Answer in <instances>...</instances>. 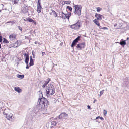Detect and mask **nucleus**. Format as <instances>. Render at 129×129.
Masks as SVG:
<instances>
[{
	"mask_svg": "<svg viewBox=\"0 0 129 129\" xmlns=\"http://www.w3.org/2000/svg\"><path fill=\"white\" fill-rule=\"evenodd\" d=\"M28 11V7L27 6L23 4L22 5L21 12L24 13H27Z\"/></svg>",
	"mask_w": 129,
	"mask_h": 129,
	"instance_id": "423d86ee",
	"label": "nucleus"
},
{
	"mask_svg": "<svg viewBox=\"0 0 129 129\" xmlns=\"http://www.w3.org/2000/svg\"><path fill=\"white\" fill-rule=\"evenodd\" d=\"M18 28L21 31L22 30V28L20 26H18Z\"/></svg>",
	"mask_w": 129,
	"mask_h": 129,
	"instance_id": "58836bf2",
	"label": "nucleus"
},
{
	"mask_svg": "<svg viewBox=\"0 0 129 129\" xmlns=\"http://www.w3.org/2000/svg\"><path fill=\"white\" fill-rule=\"evenodd\" d=\"M30 66H32L33 64V60L32 59L31 56L30 57Z\"/></svg>",
	"mask_w": 129,
	"mask_h": 129,
	"instance_id": "5701e85b",
	"label": "nucleus"
},
{
	"mask_svg": "<svg viewBox=\"0 0 129 129\" xmlns=\"http://www.w3.org/2000/svg\"><path fill=\"white\" fill-rule=\"evenodd\" d=\"M50 80L49 78H48L47 80L44 83L45 84V85H46L49 82Z\"/></svg>",
	"mask_w": 129,
	"mask_h": 129,
	"instance_id": "b1692460",
	"label": "nucleus"
},
{
	"mask_svg": "<svg viewBox=\"0 0 129 129\" xmlns=\"http://www.w3.org/2000/svg\"><path fill=\"white\" fill-rule=\"evenodd\" d=\"M87 107H88V109H90V108H91L90 107V106H89L88 105L87 106Z\"/></svg>",
	"mask_w": 129,
	"mask_h": 129,
	"instance_id": "79ce46f5",
	"label": "nucleus"
},
{
	"mask_svg": "<svg viewBox=\"0 0 129 129\" xmlns=\"http://www.w3.org/2000/svg\"><path fill=\"white\" fill-rule=\"evenodd\" d=\"M2 108V107H0V108Z\"/></svg>",
	"mask_w": 129,
	"mask_h": 129,
	"instance_id": "603ef678",
	"label": "nucleus"
},
{
	"mask_svg": "<svg viewBox=\"0 0 129 129\" xmlns=\"http://www.w3.org/2000/svg\"><path fill=\"white\" fill-rule=\"evenodd\" d=\"M3 114L4 115V116L9 120H11L13 118V114L11 113H8L7 114L5 112H3Z\"/></svg>",
	"mask_w": 129,
	"mask_h": 129,
	"instance_id": "39448f33",
	"label": "nucleus"
},
{
	"mask_svg": "<svg viewBox=\"0 0 129 129\" xmlns=\"http://www.w3.org/2000/svg\"><path fill=\"white\" fill-rule=\"evenodd\" d=\"M127 40H129V38H127Z\"/></svg>",
	"mask_w": 129,
	"mask_h": 129,
	"instance_id": "3c124183",
	"label": "nucleus"
},
{
	"mask_svg": "<svg viewBox=\"0 0 129 129\" xmlns=\"http://www.w3.org/2000/svg\"><path fill=\"white\" fill-rule=\"evenodd\" d=\"M71 3V2L70 1H63L62 2V4H70Z\"/></svg>",
	"mask_w": 129,
	"mask_h": 129,
	"instance_id": "412c9836",
	"label": "nucleus"
},
{
	"mask_svg": "<svg viewBox=\"0 0 129 129\" xmlns=\"http://www.w3.org/2000/svg\"><path fill=\"white\" fill-rule=\"evenodd\" d=\"M75 10L74 13L75 14L80 15L81 14L82 6L80 5H74Z\"/></svg>",
	"mask_w": 129,
	"mask_h": 129,
	"instance_id": "7ed1b4c3",
	"label": "nucleus"
},
{
	"mask_svg": "<svg viewBox=\"0 0 129 129\" xmlns=\"http://www.w3.org/2000/svg\"><path fill=\"white\" fill-rule=\"evenodd\" d=\"M80 38V37L78 36L73 41L71 46V47L73 49L74 46L78 42L79 39Z\"/></svg>",
	"mask_w": 129,
	"mask_h": 129,
	"instance_id": "9d476101",
	"label": "nucleus"
},
{
	"mask_svg": "<svg viewBox=\"0 0 129 129\" xmlns=\"http://www.w3.org/2000/svg\"><path fill=\"white\" fill-rule=\"evenodd\" d=\"M117 25V24L116 23L114 25V26L115 27H116Z\"/></svg>",
	"mask_w": 129,
	"mask_h": 129,
	"instance_id": "a18cd8bd",
	"label": "nucleus"
},
{
	"mask_svg": "<svg viewBox=\"0 0 129 129\" xmlns=\"http://www.w3.org/2000/svg\"><path fill=\"white\" fill-rule=\"evenodd\" d=\"M16 46V47H17V45Z\"/></svg>",
	"mask_w": 129,
	"mask_h": 129,
	"instance_id": "4d7b16f0",
	"label": "nucleus"
},
{
	"mask_svg": "<svg viewBox=\"0 0 129 129\" xmlns=\"http://www.w3.org/2000/svg\"><path fill=\"white\" fill-rule=\"evenodd\" d=\"M46 126L48 129L51 128L53 127L50 122L47 123Z\"/></svg>",
	"mask_w": 129,
	"mask_h": 129,
	"instance_id": "2eb2a0df",
	"label": "nucleus"
},
{
	"mask_svg": "<svg viewBox=\"0 0 129 129\" xmlns=\"http://www.w3.org/2000/svg\"><path fill=\"white\" fill-rule=\"evenodd\" d=\"M2 37L0 36V42H1L2 40Z\"/></svg>",
	"mask_w": 129,
	"mask_h": 129,
	"instance_id": "ea45409f",
	"label": "nucleus"
},
{
	"mask_svg": "<svg viewBox=\"0 0 129 129\" xmlns=\"http://www.w3.org/2000/svg\"><path fill=\"white\" fill-rule=\"evenodd\" d=\"M26 20H27L29 22H31L32 21H33V20L29 18H26Z\"/></svg>",
	"mask_w": 129,
	"mask_h": 129,
	"instance_id": "cd10ccee",
	"label": "nucleus"
},
{
	"mask_svg": "<svg viewBox=\"0 0 129 129\" xmlns=\"http://www.w3.org/2000/svg\"><path fill=\"white\" fill-rule=\"evenodd\" d=\"M122 22L121 23H122V24L119 27L118 26L116 28V29H118L121 28V27L123 29H125V28H127L128 25L127 23L124 22L122 21Z\"/></svg>",
	"mask_w": 129,
	"mask_h": 129,
	"instance_id": "0eeeda50",
	"label": "nucleus"
},
{
	"mask_svg": "<svg viewBox=\"0 0 129 129\" xmlns=\"http://www.w3.org/2000/svg\"><path fill=\"white\" fill-rule=\"evenodd\" d=\"M128 28H129V26L128 27Z\"/></svg>",
	"mask_w": 129,
	"mask_h": 129,
	"instance_id": "bf43d9fd",
	"label": "nucleus"
},
{
	"mask_svg": "<svg viewBox=\"0 0 129 129\" xmlns=\"http://www.w3.org/2000/svg\"><path fill=\"white\" fill-rule=\"evenodd\" d=\"M25 57V62L27 64L29 60V57L28 54L26 53L24 55Z\"/></svg>",
	"mask_w": 129,
	"mask_h": 129,
	"instance_id": "4468645a",
	"label": "nucleus"
},
{
	"mask_svg": "<svg viewBox=\"0 0 129 129\" xmlns=\"http://www.w3.org/2000/svg\"><path fill=\"white\" fill-rule=\"evenodd\" d=\"M99 118L101 120H104V119L102 117H100V116H98V117H97L96 118V119H98Z\"/></svg>",
	"mask_w": 129,
	"mask_h": 129,
	"instance_id": "2f4dec72",
	"label": "nucleus"
},
{
	"mask_svg": "<svg viewBox=\"0 0 129 129\" xmlns=\"http://www.w3.org/2000/svg\"><path fill=\"white\" fill-rule=\"evenodd\" d=\"M24 20L25 21H27V20H26V19H24Z\"/></svg>",
	"mask_w": 129,
	"mask_h": 129,
	"instance_id": "de8ad7c7",
	"label": "nucleus"
},
{
	"mask_svg": "<svg viewBox=\"0 0 129 129\" xmlns=\"http://www.w3.org/2000/svg\"><path fill=\"white\" fill-rule=\"evenodd\" d=\"M81 26V23L78 22L76 24L70 26V27L75 30H77L79 29Z\"/></svg>",
	"mask_w": 129,
	"mask_h": 129,
	"instance_id": "20e7f679",
	"label": "nucleus"
},
{
	"mask_svg": "<svg viewBox=\"0 0 129 129\" xmlns=\"http://www.w3.org/2000/svg\"><path fill=\"white\" fill-rule=\"evenodd\" d=\"M54 15L55 17H56L57 16V14L56 13L55 11L53 12Z\"/></svg>",
	"mask_w": 129,
	"mask_h": 129,
	"instance_id": "72a5a7b5",
	"label": "nucleus"
},
{
	"mask_svg": "<svg viewBox=\"0 0 129 129\" xmlns=\"http://www.w3.org/2000/svg\"><path fill=\"white\" fill-rule=\"evenodd\" d=\"M2 104V103H0V105Z\"/></svg>",
	"mask_w": 129,
	"mask_h": 129,
	"instance_id": "864d4df0",
	"label": "nucleus"
},
{
	"mask_svg": "<svg viewBox=\"0 0 129 129\" xmlns=\"http://www.w3.org/2000/svg\"><path fill=\"white\" fill-rule=\"evenodd\" d=\"M18 43V41H17V42H16V43L15 44V45L17 44Z\"/></svg>",
	"mask_w": 129,
	"mask_h": 129,
	"instance_id": "09e8293b",
	"label": "nucleus"
},
{
	"mask_svg": "<svg viewBox=\"0 0 129 129\" xmlns=\"http://www.w3.org/2000/svg\"><path fill=\"white\" fill-rule=\"evenodd\" d=\"M99 27V29H102V27H101V26H98Z\"/></svg>",
	"mask_w": 129,
	"mask_h": 129,
	"instance_id": "49530a36",
	"label": "nucleus"
},
{
	"mask_svg": "<svg viewBox=\"0 0 129 129\" xmlns=\"http://www.w3.org/2000/svg\"><path fill=\"white\" fill-rule=\"evenodd\" d=\"M37 11L39 13H40L41 12V10L42 9L41 6H37Z\"/></svg>",
	"mask_w": 129,
	"mask_h": 129,
	"instance_id": "a211bd4d",
	"label": "nucleus"
},
{
	"mask_svg": "<svg viewBox=\"0 0 129 129\" xmlns=\"http://www.w3.org/2000/svg\"><path fill=\"white\" fill-rule=\"evenodd\" d=\"M16 76L17 77L19 78L23 79L24 77V75L17 74Z\"/></svg>",
	"mask_w": 129,
	"mask_h": 129,
	"instance_id": "aec40b11",
	"label": "nucleus"
},
{
	"mask_svg": "<svg viewBox=\"0 0 129 129\" xmlns=\"http://www.w3.org/2000/svg\"><path fill=\"white\" fill-rule=\"evenodd\" d=\"M96 101V100H95H95H94V102H93V103H95V101Z\"/></svg>",
	"mask_w": 129,
	"mask_h": 129,
	"instance_id": "8fccbe9b",
	"label": "nucleus"
},
{
	"mask_svg": "<svg viewBox=\"0 0 129 129\" xmlns=\"http://www.w3.org/2000/svg\"><path fill=\"white\" fill-rule=\"evenodd\" d=\"M103 114L105 116H106L107 114V111L105 110H103Z\"/></svg>",
	"mask_w": 129,
	"mask_h": 129,
	"instance_id": "f704fd0d",
	"label": "nucleus"
},
{
	"mask_svg": "<svg viewBox=\"0 0 129 129\" xmlns=\"http://www.w3.org/2000/svg\"><path fill=\"white\" fill-rule=\"evenodd\" d=\"M59 118L62 119H67L68 118V115L65 113H62L59 116Z\"/></svg>",
	"mask_w": 129,
	"mask_h": 129,
	"instance_id": "1a4fd4ad",
	"label": "nucleus"
},
{
	"mask_svg": "<svg viewBox=\"0 0 129 129\" xmlns=\"http://www.w3.org/2000/svg\"><path fill=\"white\" fill-rule=\"evenodd\" d=\"M96 11L98 12H99L102 10V9L100 7H98L96 8Z\"/></svg>",
	"mask_w": 129,
	"mask_h": 129,
	"instance_id": "a878e982",
	"label": "nucleus"
},
{
	"mask_svg": "<svg viewBox=\"0 0 129 129\" xmlns=\"http://www.w3.org/2000/svg\"><path fill=\"white\" fill-rule=\"evenodd\" d=\"M14 2V4L17 3L19 1V0H9Z\"/></svg>",
	"mask_w": 129,
	"mask_h": 129,
	"instance_id": "393cba45",
	"label": "nucleus"
},
{
	"mask_svg": "<svg viewBox=\"0 0 129 129\" xmlns=\"http://www.w3.org/2000/svg\"><path fill=\"white\" fill-rule=\"evenodd\" d=\"M8 23H11L12 25L15 23V21H11L8 22Z\"/></svg>",
	"mask_w": 129,
	"mask_h": 129,
	"instance_id": "c9c22d12",
	"label": "nucleus"
},
{
	"mask_svg": "<svg viewBox=\"0 0 129 129\" xmlns=\"http://www.w3.org/2000/svg\"><path fill=\"white\" fill-rule=\"evenodd\" d=\"M40 0H38V3H37V6H41L40 4Z\"/></svg>",
	"mask_w": 129,
	"mask_h": 129,
	"instance_id": "473e14b6",
	"label": "nucleus"
},
{
	"mask_svg": "<svg viewBox=\"0 0 129 129\" xmlns=\"http://www.w3.org/2000/svg\"><path fill=\"white\" fill-rule=\"evenodd\" d=\"M3 42L6 43H9L8 41L5 38L3 39Z\"/></svg>",
	"mask_w": 129,
	"mask_h": 129,
	"instance_id": "bb28decb",
	"label": "nucleus"
},
{
	"mask_svg": "<svg viewBox=\"0 0 129 129\" xmlns=\"http://www.w3.org/2000/svg\"><path fill=\"white\" fill-rule=\"evenodd\" d=\"M46 85H45V84H43V85L42 86V87L43 88H44Z\"/></svg>",
	"mask_w": 129,
	"mask_h": 129,
	"instance_id": "a19ab883",
	"label": "nucleus"
},
{
	"mask_svg": "<svg viewBox=\"0 0 129 129\" xmlns=\"http://www.w3.org/2000/svg\"><path fill=\"white\" fill-rule=\"evenodd\" d=\"M120 44L122 45H125L126 44L125 41L123 40V39H122L121 40L120 42Z\"/></svg>",
	"mask_w": 129,
	"mask_h": 129,
	"instance_id": "f3484780",
	"label": "nucleus"
},
{
	"mask_svg": "<svg viewBox=\"0 0 129 129\" xmlns=\"http://www.w3.org/2000/svg\"><path fill=\"white\" fill-rule=\"evenodd\" d=\"M98 20L95 19L93 20L94 23L97 25L98 26H100V24L99 22L98 21Z\"/></svg>",
	"mask_w": 129,
	"mask_h": 129,
	"instance_id": "6ab92c4d",
	"label": "nucleus"
},
{
	"mask_svg": "<svg viewBox=\"0 0 129 129\" xmlns=\"http://www.w3.org/2000/svg\"><path fill=\"white\" fill-rule=\"evenodd\" d=\"M32 129V128H30V129Z\"/></svg>",
	"mask_w": 129,
	"mask_h": 129,
	"instance_id": "13d9d810",
	"label": "nucleus"
},
{
	"mask_svg": "<svg viewBox=\"0 0 129 129\" xmlns=\"http://www.w3.org/2000/svg\"><path fill=\"white\" fill-rule=\"evenodd\" d=\"M95 16L97 18L96 19L98 20H101L102 19V17H103V16L102 15L96 13L95 14Z\"/></svg>",
	"mask_w": 129,
	"mask_h": 129,
	"instance_id": "f8f14e48",
	"label": "nucleus"
},
{
	"mask_svg": "<svg viewBox=\"0 0 129 129\" xmlns=\"http://www.w3.org/2000/svg\"><path fill=\"white\" fill-rule=\"evenodd\" d=\"M60 14L59 17L64 19L67 18V14H65L63 12H61L60 13Z\"/></svg>",
	"mask_w": 129,
	"mask_h": 129,
	"instance_id": "ddd939ff",
	"label": "nucleus"
},
{
	"mask_svg": "<svg viewBox=\"0 0 129 129\" xmlns=\"http://www.w3.org/2000/svg\"><path fill=\"white\" fill-rule=\"evenodd\" d=\"M16 35L15 34H12L10 35L9 38L11 41H13L15 39Z\"/></svg>",
	"mask_w": 129,
	"mask_h": 129,
	"instance_id": "9b49d317",
	"label": "nucleus"
},
{
	"mask_svg": "<svg viewBox=\"0 0 129 129\" xmlns=\"http://www.w3.org/2000/svg\"><path fill=\"white\" fill-rule=\"evenodd\" d=\"M104 90H103L102 91H101L100 92V94L99 95V96L100 97L103 93Z\"/></svg>",
	"mask_w": 129,
	"mask_h": 129,
	"instance_id": "7c9ffc66",
	"label": "nucleus"
},
{
	"mask_svg": "<svg viewBox=\"0 0 129 129\" xmlns=\"http://www.w3.org/2000/svg\"><path fill=\"white\" fill-rule=\"evenodd\" d=\"M51 122V124L52 126L53 127L54 126H55L56 124V121H52L51 122Z\"/></svg>",
	"mask_w": 129,
	"mask_h": 129,
	"instance_id": "4be33fe9",
	"label": "nucleus"
},
{
	"mask_svg": "<svg viewBox=\"0 0 129 129\" xmlns=\"http://www.w3.org/2000/svg\"><path fill=\"white\" fill-rule=\"evenodd\" d=\"M45 54V53L44 52H42V56H43Z\"/></svg>",
	"mask_w": 129,
	"mask_h": 129,
	"instance_id": "c03bdc74",
	"label": "nucleus"
},
{
	"mask_svg": "<svg viewBox=\"0 0 129 129\" xmlns=\"http://www.w3.org/2000/svg\"><path fill=\"white\" fill-rule=\"evenodd\" d=\"M14 90L18 93H20L22 91V90L19 87H15L14 88Z\"/></svg>",
	"mask_w": 129,
	"mask_h": 129,
	"instance_id": "dca6fc26",
	"label": "nucleus"
},
{
	"mask_svg": "<svg viewBox=\"0 0 129 129\" xmlns=\"http://www.w3.org/2000/svg\"><path fill=\"white\" fill-rule=\"evenodd\" d=\"M46 90L47 96L53 94L55 92L54 87L51 84H49L46 86Z\"/></svg>",
	"mask_w": 129,
	"mask_h": 129,
	"instance_id": "f03ea898",
	"label": "nucleus"
},
{
	"mask_svg": "<svg viewBox=\"0 0 129 129\" xmlns=\"http://www.w3.org/2000/svg\"><path fill=\"white\" fill-rule=\"evenodd\" d=\"M27 64V66L26 67V69H27L29 68V67H28V64Z\"/></svg>",
	"mask_w": 129,
	"mask_h": 129,
	"instance_id": "37998d69",
	"label": "nucleus"
},
{
	"mask_svg": "<svg viewBox=\"0 0 129 129\" xmlns=\"http://www.w3.org/2000/svg\"><path fill=\"white\" fill-rule=\"evenodd\" d=\"M67 8L70 11H71L72 10V8L71 7L69 6H67Z\"/></svg>",
	"mask_w": 129,
	"mask_h": 129,
	"instance_id": "c85d7f7f",
	"label": "nucleus"
},
{
	"mask_svg": "<svg viewBox=\"0 0 129 129\" xmlns=\"http://www.w3.org/2000/svg\"><path fill=\"white\" fill-rule=\"evenodd\" d=\"M102 29H104V30H108V28L106 27H103L102 28Z\"/></svg>",
	"mask_w": 129,
	"mask_h": 129,
	"instance_id": "4c0bfd02",
	"label": "nucleus"
},
{
	"mask_svg": "<svg viewBox=\"0 0 129 129\" xmlns=\"http://www.w3.org/2000/svg\"><path fill=\"white\" fill-rule=\"evenodd\" d=\"M85 45V43L84 42L80 43L77 44L76 46V48H79V50H81L84 48Z\"/></svg>",
	"mask_w": 129,
	"mask_h": 129,
	"instance_id": "6e6552de",
	"label": "nucleus"
},
{
	"mask_svg": "<svg viewBox=\"0 0 129 129\" xmlns=\"http://www.w3.org/2000/svg\"><path fill=\"white\" fill-rule=\"evenodd\" d=\"M100 75L102 76V75L101 74H100Z\"/></svg>",
	"mask_w": 129,
	"mask_h": 129,
	"instance_id": "6e6d98bb",
	"label": "nucleus"
},
{
	"mask_svg": "<svg viewBox=\"0 0 129 129\" xmlns=\"http://www.w3.org/2000/svg\"><path fill=\"white\" fill-rule=\"evenodd\" d=\"M31 22L33 23L34 25H36V23L35 21L33 20V21H32Z\"/></svg>",
	"mask_w": 129,
	"mask_h": 129,
	"instance_id": "e433bc0d",
	"label": "nucleus"
},
{
	"mask_svg": "<svg viewBox=\"0 0 129 129\" xmlns=\"http://www.w3.org/2000/svg\"><path fill=\"white\" fill-rule=\"evenodd\" d=\"M40 98L38 99L37 104L41 106L42 107L44 108L45 106L48 105V101L46 99L43 97L42 93L40 94Z\"/></svg>",
	"mask_w": 129,
	"mask_h": 129,
	"instance_id": "f257e3e1",
	"label": "nucleus"
},
{
	"mask_svg": "<svg viewBox=\"0 0 129 129\" xmlns=\"http://www.w3.org/2000/svg\"><path fill=\"white\" fill-rule=\"evenodd\" d=\"M1 10H0V12H1Z\"/></svg>",
	"mask_w": 129,
	"mask_h": 129,
	"instance_id": "5fc2aeb1",
	"label": "nucleus"
},
{
	"mask_svg": "<svg viewBox=\"0 0 129 129\" xmlns=\"http://www.w3.org/2000/svg\"><path fill=\"white\" fill-rule=\"evenodd\" d=\"M71 13H68V14H67V19H69V17L71 16Z\"/></svg>",
	"mask_w": 129,
	"mask_h": 129,
	"instance_id": "c756f323",
	"label": "nucleus"
}]
</instances>
